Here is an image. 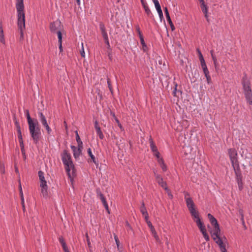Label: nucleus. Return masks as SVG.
<instances>
[{
	"instance_id": "f257e3e1",
	"label": "nucleus",
	"mask_w": 252,
	"mask_h": 252,
	"mask_svg": "<svg viewBox=\"0 0 252 252\" xmlns=\"http://www.w3.org/2000/svg\"><path fill=\"white\" fill-rule=\"evenodd\" d=\"M26 117L29 125L30 134L34 143L37 144L39 140L41 135L40 128L36 119H32L30 116L29 111H26Z\"/></svg>"
},
{
	"instance_id": "f03ea898",
	"label": "nucleus",
	"mask_w": 252,
	"mask_h": 252,
	"mask_svg": "<svg viewBox=\"0 0 252 252\" xmlns=\"http://www.w3.org/2000/svg\"><path fill=\"white\" fill-rule=\"evenodd\" d=\"M16 8L17 13V24L20 31L21 36H23V31L25 28V15L24 12V0H16Z\"/></svg>"
},
{
	"instance_id": "7ed1b4c3",
	"label": "nucleus",
	"mask_w": 252,
	"mask_h": 252,
	"mask_svg": "<svg viewBox=\"0 0 252 252\" xmlns=\"http://www.w3.org/2000/svg\"><path fill=\"white\" fill-rule=\"evenodd\" d=\"M61 158L65 171L69 177H70V171L72 170L73 172L74 169L71 155L66 150H64L61 155Z\"/></svg>"
},
{
	"instance_id": "20e7f679",
	"label": "nucleus",
	"mask_w": 252,
	"mask_h": 252,
	"mask_svg": "<svg viewBox=\"0 0 252 252\" xmlns=\"http://www.w3.org/2000/svg\"><path fill=\"white\" fill-rule=\"evenodd\" d=\"M242 84L243 87L244 93L247 102L252 104V92L250 86V82L246 77L242 79Z\"/></svg>"
},
{
	"instance_id": "39448f33",
	"label": "nucleus",
	"mask_w": 252,
	"mask_h": 252,
	"mask_svg": "<svg viewBox=\"0 0 252 252\" xmlns=\"http://www.w3.org/2000/svg\"><path fill=\"white\" fill-rule=\"evenodd\" d=\"M221 231L212 233L211 237L215 243L219 246L220 251L226 249V244L227 243V240L224 236H221Z\"/></svg>"
},
{
	"instance_id": "423d86ee",
	"label": "nucleus",
	"mask_w": 252,
	"mask_h": 252,
	"mask_svg": "<svg viewBox=\"0 0 252 252\" xmlns=\"http://www.w3.org/2000/svg\"><path fill=\"white\" fill-rule=\"evenodd\" d=\"M228 154L234 171L240 169L237 151L234 148H230L228 150Z\"/></svg>"
},
{
	"instance_id": "0eeeda50",
	"label": "nucleus",
	"mask_w": 252,
	"mask_h": 252,
	"mask_svg": "<svg viewBox=\"0 0 252 252\" xmlns=\"http://www.w3.org/2000/svg\"><path fill=\"white\" fill-rule=\"evenodd\" d=\"M208 218L212 224L213 226V229L211 232V234L212 233H215L216 232H219L220 231V225L217 221L216 219L211 214H208L207 215Z\"/></svg>"
},
{
	"instance_id": "6e6552de",
	"label": "nucleus",
	"mask_w": 252,
	"mask_h": 252,
	"mask_svg": "<svg viewBox=\"0 0 252 252\" xmlns=\"http://www.w3.org/2000/svg\"><path fill=\"white\" fill-rule=\"evenodd\" d=\"M154 175L156 181L159 186L163 188L166 191H169V189L167 187L166 183L164 182L162 177L157 173V171H154Z\"/></svg>"
},
{
	"instance_id": "1a4fd4ad",
	"label": "nucleus",
	"mask_w": 252,
	"mask_h": 252,
	"mask_svg": "<svg viewBox=\"0 0 252 252\" xmlns=\"http://www.w3.org/2000/svg\"><path fill=\"white\" fill-rule=\"evenodd\" d=\"M236 175V179L237 182L239 189L242 190L243 189V183L242 182V175L241 170H237L234 171Z\"/></svg>"
},
{
	"instance_id": "9d476101",
	"label": "nucleus",
	"mask_w": 252,
	"mask_h": 252,
	"mask_svg": "<svg viewBox=\"0 0 252 252\" xmlns=\"http://www.w3.org/2000/svg\"><path fill=\"white\" fill-rule=\"evenodd\" d=\"M70 148L73 151V156L75 159L77 160L79 159V157L82 153V147H78L77 148L75 146H71Z\"/></svg>"
},
{
	"instance_id": "9b49d317",
	"label": "nucleus",
	"mask_w": 252,
	"mask_h": 252,
	"mask_svg": "<svg viewBox=\"0 0 252 252\" xmlns=\"http://www.w3.org/2000/svg\"><path fill=\"white\" fill-rule=\"evenodd\" d=\"M200 3V7L202 10V11L204 14V16L206 19V20L209 22L210 20L209 19V16L208 15V7L205 4V2L204 0H198Z\"/></svg>"
},
{
	"instance_id": "f8f14e48",
	"label": "nucleus",
	"mask_w": 252,
	"mask_h": 252,
	"mask_svg": "<svg viewBox=\"0 0 252 252\" xmlns=\"http://www.w3.org/2000/svg\"><path fill=\"white\" fill-rule=\"evenodd\" d=\"M60 26L61 23L58 21H56L51 23L50 28L51 32L54 33L57 32V31H60Z\"/></svg>"
},
{
	"instance_id": "ddd939ff",
	"label": "nucleus",
	"mask_w": 252,
	"mask_h": 252,
	"mask_svg": "<svg viewBox=\"0 0 252 252\" xmlns=\"http://www.w3.org/2000/svg\"><path fill=\"white\" fill-rule=\"evenodd\" d=\"M189 211L192 219L196 223H197L198 220H201L199 217V213L195 209L190 210Z\"/></svg>"
},
{
	"instance_id": "4468645a",
	"label": "nucleus",
	"mask_w": 252,
	"mask_h": 252,
	"mask_svg": "<svg viewBox=\"0 0 252 252\" xmlns=\"http://www.w3.org/2000/svg\"><path fill=\"white\" fill-rule=\"evenodd\" d=\"M239 152L241 157L243 158H250V157L248 156V150L245 147H241Z\"/></svg>"
},
{
	"instance_id": "2eb2a0df",
	"label": "nucleus",
	"mask_w": 252,
	"mask_h": 252,
	"mask_svg": "<svg viewBox=\"0 0 252 252\" xmlns=\"http://www.w3.org/2000/svg\"><path fill=\"white\" fill-rule=\"evenodd\" d=\"M38 175L40 181V186L46 185L47 182L45 179L43 172L39 171L38 172Z\"/></svg>"
},
{
	"instance_id": "dca6fc26",
	"label": "nucleus",
	"mask_w": 252,
	"mask_h": 252,
	"mask_svg": "<svg viewBox=\"0 0 252 252\" xmlns=\"http://www.w3.org/2000/svg\"><path fill=\"white\" fill-rule=\"evenodd\" d=\"M187 206L189 211L195 209V204L192 198H188L186 201Z\"/></svg>"
},
{
	"instance_id": "f3484780",
	"label": "nucleus",
	"mask_w": 252,
	"mask_h": 252,
	"mask_svg": "<svg viewBox=\"0 0 252 252\" xmlns=\"http://www.w3.org/2000/svg\"><path fill=\"white\" fill-rule=\"evenodd\" d=\"M38 119L42 126L47 124V121L45 116L44 115L43 113L41 111L38 112Z\"/></svg>"
},
{
	"instance_id": "a211bd4d",
	"label": "nucleus",
	"mask_w": 252,
	"mask_h": 252,
	"mask_svg": "<svg viewBox=\"0 0 252 252\" xmlns=\"http://www.w3.org/2000/svg\"><path fill=\"white\" fill-rule=\"evenodd\" d=\"M0 42L3 45L5 44V40L3 34L2 24L1 22H0Z\"/></svg>"
},
{
	"instance_id": "6ab92c4d",
	"label": "nucleus",
	"mask_w": 252,
	"mask_h": 252,
	"mask_svg": "<svg viewBox=\"0 0 252 252\" xmlns=\"http://www.w3.org/2000/svg\"><path fill=\"white\" fill-rule=\"evenodd\" d=\"M149 143L151 150L153 153L158 151L157 147L155 144L153 140L151 137H150L149 139Z\"/></svg>"
},
{
	"instance_id": "aec40b11",
	"label": "nucleus",
	"mask_w": 252,
	"mask_h": 252,
	"mask_svg": "<svg viewBox=\"0 0 252 252\" xmlns=\"http://www.w3.org/2000/svg\"><path fill=\"white\" fill-rule=\"evenodd\" d=\"M41 188V193L44 197H47L48 196V186H40Z\"/></svg>"
},
{
	"instance_id": "412c9836",
	"label": "nucleus",
	"mask_w": 252,
	"mask_h": 252,
	"mask_svg": "<svg viewBox=\"0 0 252 252\" xmlns=\"http://www.w3.org/2000/svg\"><path fill=\"white\" fill-rule=\"evenodd\" d=\"M196 223L202 234L206 232V227L204 225L203 223L201 220H198L197 223Z\"/></svg>"
},
{
	"instance_id": "4be33fe9",
	"label": "nucleus",
	"mask_w": 252,
	"mask_h": 252,
	"mask_svg": "<svg viewBox=\"0 0 252 252\" xmlns=\"http://www.w3.org/2000/svg\"><path fill=\"white\" fill-rule=\"evenodd\" d=\"M87 153L88 154V155H89V156L90 157L91 159L92 160L93 162L96 165H98V161H97L95 159V158L94 157V156L92 152V150H91V148H89L87 150Z\"/></svg>"
},
{
	"instance_id": "5701e85b",
	"label": "nucleus",
	"mask_w": 252,
	"mask_h": 252,
	"mask_svg": "<svg viewBox=\"0 0 252 252\" xmlns=\"http://www.w3.org/2000/svg\"><path fill=\"white\" fill-rule=\"evenodd\" d=\"M145 13H146L147 15L150 18H154V15L153 13H152L150 9L149 8L148 5H146L143 7Z\"/></svg>"
},
{
	"instance_id": "b1692460",
	"label": "nucleus",
	"mask_w": 252,
	"mask_h": 252,
	"mask_svg": "<svg viewBox=\"0 0 252 252\" xmlns=\"http://www.w3.org/2000/svg\"><path fill=\"white\" fill-rule=\"evenodd\" d=\"M76 134V140L78 143V147H83V142L81 140V139L80 138V136L78 134V131H75Z\"/></svg>"
},
{
	"instance_id": "393cba45",
	"label": "nucleus",
	"mask_w": 252,
	"mask_h": 252,
	"mask_svg": "<svg viewBox=\"0 0 252 252\" xmlns=\"http://www.w3.org/2000/svg\"><path fill=\"white\" fill-rule=\"evenodd\" d=\"M140 210L143 215H147L148 212L147 211V209L145 206V204H144V202L142 203V206L140 207Z\"/></svg>"
},
{
	"instance_id": "a878e982",
	"label": "nucleus",
	"mask_w": 252,
	"mask_h": 252,
	"mask_svg": "<svg viewBox=\"0 0 252 252\" xmlns=\"http://www.w3.org/2000/svg\"><path fill=\"white\" fill-rule=\"evenodd\" d=\"M140 43L142 46V49L144 52H145L147 49V46L145 42L144 37H142L140 38Z\"/></svg>"
},
{
	"instance_id": "bb28decb",
	"label": "nucleus",
	"mask_w": 252,
	"mask_h": 252,
	"mask_svg": "<svg viewBox=\"0 0 252 252\" xmlns=\"http://www.w3.org/2000/svg\"><path fill=\"white\" fill-rule=\"evenodd\" d=\"M97 194L99 196L100 199L103 205L104 204H106V203L107 202H106V200L104 195H103V194L101 193V192L100 191H97Z\"/></svg>"
},
{
	"instance_id": "cd10ccee",
	"label": "nucleus",
	"mask_w": 252,
	"mask_h": 252,
	"mask_svg": "<svg viewBox=\"0 0 252 252\" xmlns=\"http://www.w3.org/2000/svg\"><path fill=\"white\" fill-rule=\"evenodd\" d=\"M96 132L100 139H103L104 138V135L101 131V129L97 128V130H96Z\"/></svg>"
},
{
	"instance_id": "c85d7f7f",
	"label": "nucleus",
	"mask_w": 252,
	"mask_h": 252,
	"mask_svg": "<svg viewBox=\"0 0 252 252\" xmlns=\"http://www.w3.org/2000/svg\"><path fill=\"white\" fill-rule=\"evenodd\" d=\"M99 27L101 33L106 32L105 27L103 23H100Z\"/></svg>"
},
{
	"instance_id": "c756f323",
	"label": "nucleus",
	"mask_w": 252,
	"mask_h": 252,
	"mask_svg": "<svg viewBox=\"0 0 252 252\" xmlns=\"http://www.w3.org/2000/svg\"><path fill=\"white\" fill-rule=\"evenodd\" d=\"M164 11H165V16H166V18L167 21H170L171 19L170 18V15H169V12L168 11V9H167V8L166 7H165L164 8Z\"/></svg>"
},
{
	"instance_id": "7c9ffc66",
	"label": "nucleus",
	"mask_w": 252,
	"mask_h": 252,
	"mask_svg": "<svg viewBox=\"0 0 252 252\" xmlns=\"http://www.w3.org/2000/svg\"><path fill=\"white\" fill-rule=\"evenodd\" d=\"M58 38V42H62V33L61 31H57L56 32Z\"/></svg>"
},
{
	"instance_id": "2f4dec72",
	"label": "nucleus",
	"mask_w": 252,
	"mask_h": 252,
	"mask_svg": "<svg viewBox=\"0 0 252 252\" xmlns=\"http://www.w3.org/2000/svg\"><path fill=\"white\" fill-rule=\"evenodd\" d=\"M43 126L45 128L46 130H47V133L48 134H50L52 132V129L49 126L48 124L47 123V124L43 125Z\"/></svg>"
},
{
	"instance_id": "473e14b6",
	"label": "nucleus",
	"mask_w": 252,
	"mask_h": 252,
	"mask_svg": "<svg viewBox=\"0 0 252 252\" xmlns=\"http://www.w3.org/2000/svg\"><path fill=\"white\" fill-rule=\"evenodd\" d=\"M43 126L45 128L46 130H47V133L48 134H50L52 132V129L49 126L48 124L47 123V124L43 125Z\"/></svg>"
},
{
	"instance_id": "72a5a7b5",
	"label": "nucleus",
	"mask_w": 252,
	"mask_h": 252,
	"mask_svg": "<svg viewBox=\"0 0 252 252\" xmlns=\"http://www.w3.org/2000/svg\"><path fill=\"white\" fill-rule=\"evenodd\" d=\"M136 30L137 32V33L138 34L139 38L143 37L142 33V32H141L140 31V27L138 26H137L136 27Z\"/></svg>"
},
{
	"instance_id": "f704fd0d",
	"label": "nucleus",
	"mask_w": 252,
	"mask_h": 252,
	"mask_svg": "<svg viewBox=\"0 0 252 252\" xmlns=\"http://www.w3.org/2000/svg\"><path fill=\"white\" fill-rule=\"evenodd\" d=\"M18 139H19V142L20 143V146L22 148H24V145H23V139H22V134H18Z\"/></svg>"
},
{
	"instance_id": "c9c22d12",
	"label": "nucleus",
	"mask_w": 252,
	"mask_h": 252,
	"mask_svg": "<svg viewBox=\"0 0 252 252\" xmlns=\"http://www.w3.org/2000/svg\"><path fill=\"white\" fill-rule=\"evenodd\" d=\"M114 239L118 250H120V242L117 235H114Z\"/></svg>"
},
{
	"instance_id": "e433bc0d",
	"label": "nucleus",
	"mask_w": 252,
	"mask_h": 252,
	"mask_svg": "<svg viewBox=\"0 0 252 252\" xmlns=\"http://www.w3.org/2000/svg\"><path fill=\"white\" fill-rule=\"evenodd\" d=\"M152 0L155 4V6L156 8L161 7L158 0Z\"/></svg>"
},
{
	"instance_id": "4c0bfd02",
	"label": "nucleus",
	"mask_w": 252,
	"mask_h": 252,
	"mask_svg": "<svg viewBox=\"0 0 252 252\" xmlns=\"http://www.w3.org/2000/svg\"><path fill=\"white\" fill-rule=\"evenodd\" d=\"M152 235L153 236V237H154V238L157 242L160 241L159 238L158 236V235L157 232L154 233L153 234H152Z\"/></svg>"
},
{
	"instance_id": "58836bf2",
	"label": "nucleus",
	"mask_w": 252,
	"mask_h": 252,
	"mask_svg": "<svg viewBox=\"0 0 252 252\" xmlns=\"http://www.w3.org/2000/svg\"><path fill=\"white\" fill-rule=\"evenodd\" d=\"M205 240L206 241H208L210 240V237L209 236H208V235L207 234V232H205V233H203L202 234Z\"/></svg>"
},
{
	"instance_id": "ea45409f",
	"label": "nucleus",
	"mask_w": 252,
	"mask_h": 252,
	"mask_svg": "<svg viewBox=\"0 0 252 252\" xmlns=\"http://www.w3.org/2000/svg\"><path fill=\"white\" fill-rule=\"evenodd\" d=\"M205 240L206 241H208L210 240V237L209 236H208V235L207 234V232H205V233H203L202 234Z\"/></svg>"
},
{
	"instance_id": "a19ab883",
	"label": "nucleus",
	"mask_w": 252,
	"mask_h": 252,
	"mask_svg": "<svg viewBox=\"0 0 252 252\" xmlns=\"http://www.w3.org/2000/svg\"><path fill=\"white\" fill-rule=\"evenodd\" d=\"M80 54L81 55V56L82 57H85V51H84V47H83V44L82 43V49L80 51Z\"/></svg>"
},
{
	"instance_id": "79ce46f5",
	"label": "nucleus",
	"mask_w": 252,
	"mask_h": 252,
	"mask_svg": "<svg viewBox=\"0 0 252 252\" xmlns=\"http://www.w3.org/2000/svg\"><path fill=\"white\" fill-rule=\"evenodd\" d=\"M157 160H158V163L159 164L160 166L161 165H162L164 163H165L162 158H160L159 159H158Z\"/></svg>"
},
{
	"instance_id": "37998d69",
	"label": "nucleus",
	"mask_w": 252,
	"mask_h": 252,
	"mask_svg": "<svg viewBox=\"0 0 252 252\" xmlns=\"http://www.w3.org/2000/svg\"><path fill=\"white\" fill-rule=\"evenodd\" d=\"M210 53H211V57H212V60L213 61V62H215V61L217 60V59L216 56L214 55L213 50L211 51Z\"/></svg>"
},
{
	"instance_id": "c03bdc74",
	"label": "nucleus",
	"mask_w": 252,
	"mask_h": 252,
	"mask_svg": "<svg viewBox=\"0 0 252 252\" xmlns=\"http://www.w3.org/2000/svg\"><path fill=\"white\" fill-rule=\"evenodd\" d=\"M16 126H17V128L18 134H22L19 125L18 124L17 122L16 123Z\"/></svg>"
},
{
	"instance_id": "a18cd8bd",
	"label": "nucleus",
	"mask_w": 252,
	"mask_h": 252,
	"mask_svg": "<svg viewBox=\"0 0 252 252\" xmlns=\"http://www.w3.org/2000/svg\"><path fill=\"white\" fill-rule=\"evenodd\" d=\"M160 166L161 168L163 171H164V172L166 171L167 169V166L166 165V164L165 163H164L162 165H161Z\"/></svg>"
},
{
	"instance_id": "49530a36",
	"label": "nucleus",
	"mask_w": 252,
	"mask_h": 252,
	"mask_svg": "<svg viewBox=\"0 0 252 252\" xmlns=\"http://www.w3.org/2000/svg\"><path fill=\"white\" fill-rule=\"evenodd\" d=\"M184 196L185 201H186L188 198H191L189 197V194L188 192H184Z\"/></svg>"
},
{
	"instance_id": "de8ad7c7",
	"label": "nucleus",
	"mask_w": 252,
	"mask_h": 252,
	"mask_svg": "<svg viewBox=\"0 0 252 252\" xmlns=\"http://www.w3.org/2000/svg\"><path fill=\"white\" fill-rule=\"evenodd\" d=\"M153 154L157 158V159L161 158L160 157V153H159L158 151L156 153H153Z\"/></svg>"
},
{
	"instance_id": "09e8293b",
	"label": "nucleus",
	"mask_w": 252,
	"mask_h": 252,
	"mask_svg": "<svg viewBox=\"0 0 252 252\" xmlns=\"http://www.w3.org/2000/svg\"><path fill=\"white\" fill-rule=\"evenodd\" d=\"M59 241L62 246L66 245L65 242H64L63 238H60Z\"/></svg>"
},
{
	"instance_id": "8fccbe9b",
	"label": "nucleus",
	"mask_w": 252,
	"mask_h": 252,
	"mask_svg": "<svg viewBox=\"0 0 252 252\" xmlns=\"http://www.w3.org/2000/svg\"><path fill=\"white\" fill-rule=\"evenodd\" d=\"M206 78V81L208 83V84H210L211 83V76L209 75L207 77H205Z\"/></svg>"
},
{
	"instance_id": "3c124183",
	"label": "nucleus",
	"mask_w": 252,
	"mask_h": 252,
	"mask_svg": "<svg viewBox=\"0 0 252 252\" xmlns=\"http://www.w3.org/2000/svg\"><path fill=\"white\" fill-rule=\"evenodd\" d=\"M103 39L104 40L105 43L107 45L108 47L109 48L110 47V43H109V42L108 38H105V39Z\"/></svg>"
},
{
	"instance_id": "603ef678",
	"label": "nucleus",
	"mask_w": 252,
	"mask_h": 252,
	"mask_svg": "<svg viewBox=\"0 0 252 252\" xmlns=\"http://www.w3.org/2000/svg\"><path fill=\"white\" fill-rule=\"evenodd\" d=\"M21 204L22 205L23 209L24 211L25 210V204H24V198H21Z\"/></svg>"
},
{
	"instance_id": "864d4df0",
	"label": "nucleus",
	"mask_w": 252,
	"mask_h": 252,
	"mask_svg": "<svg viewBox=\"0 0 252 252\" xmlns=\"http://www.w3.org/2000/svg\"><path fill=\"white\" fill-rule=\"evenodd\" d=\"M203 73L205 77H207L210 75V72L208 69L203 71Z\"/></svg>"
},
{
	"instance_id": "5fc2aeb1",
	"label": "nucleus",
	"mask_w": 252,
	"mask_h": 252,
	"mask_svg": "<svg viewBox=\"0 0 252 252\" xmlns=\"http://www.w3.org/2000/svg\"><path fill=\"white\" fill-rule=\"evenodd\" d=\"M103 39L108 38V36L106 32L101 33Z\"/></svg>"
},
{
	"instance_id": "6e6d98bb",
	"label": "nucleus",
	"mask_w": 252,
	"mask_h": 252,
	"mask_svg": "<svg viewBox=\"0 0 252 252\" xmlns=\"http://www.w3.org/2000/svg\"><path fill=\"white\" fill-rule=\"evenodd\" d=\"M0 171L3 174L5 172L4 167L1 164L0 165Z\"/></svg>"
},
{
	"instance_id": "4d7b16f0",
	"label": "nucleus",
	"mask_w": 252,
	"mask_h": 252,
	"mask_svg": "<svg viewBox=\"0 0 252 252\" xmlns=\"http://www.w3.org/2000/svg\"><path fill=\"white\" fill-rule=\"evenodd\" d=\"M126 225L127 227V230H132V227H131L128 221H126Z\"/></svg>"
},
{
	"instance_id": "13d9d810",
	"label": "nucleus",
	"mask_w": 252,
	"mask_h": 252,
	"mask_svg": "<svg viewBox=\"0 0 252 252\" xmlns=\"http://www.w3.org/2000/svg\"><path fill=\"white\" fill-rule=\"evenodd\" d=\"M140 1L143 7L148 5L147 3L145 0H140Z\"/></svg>"
},
{
	"instance_id": "bf43d9fd",
	"label": "nucleus",
	"mask_w": 252,
	"mask_h": 252,
	"mask_svg": "<svg viewBox=\"0 0 252 252\" xmlns=\"http://www.w3.org/2000/svg\"><path fill=\"white\" fill-rule=\"evenodd\" d=\"M94 127H95L96 130H97V128L100 129V127L98 126V123L97 122V121H95V122Z\"/></svg>"
},
{
	"instance_id": "052dcab7",
	"label": "nucleus",
	"mask_w": 252,
	"mask_h": 252,
	"mask_svg": "<svg viewBox=\"0 0 252 252\" xmlns=\"http://www.w3.org/2000/svg\"><path fill=\"white\" fill-rule=\"evenodd\" d=\"M62 247L63 248V251H64V252H69L66 245L62 246Z\"/></svg>"
},
{
	"instance_id": "680f3d73",
	"label": "nucleus",
	"mask_w": 252,
	"mask_h": 252,
	"mask_svg": "<svg viewBox=\"0 0 252 252\" xmlns=\"http://www.w3.org/2000/svg\"><path fill=\"white\" fill-rule=\"evenodd\" d=\"M103 205H104V207L105 208V209L107 211L108 213H110L107 203L106 202V204H104Z\"/></svg>"
},
{
	"instance_id": "e2e57ef3",
	"label": "nucleus",
	"mask_w": 252,
	"mask_h": 252,
	"mask_svg": "<svg viewBox=\"0 0 252 252\" xmlns=\"http://www.w3.org/2000/svg\"><path fill=\"white\" fill-rule=\"evenodd\" d=\"M107 84H108V86L109 90L111 91L112 88H111L110 81L109 79H107Z\"/></svg>"
},
{
	"instance_id": "0e129e2a",
	"label": "nucleus",
	"mask_w": 252,
	"mask_h": 252,
	"mask_svg": "<svg viewBox=\"0 0 252 252\" xmlns=\"http://www.w3.org/2000/svg\"><path fill=\"white\" fill-rule=\"evenodd\" d=\"M150 231H151L152 234H153L154 233L156 232V231L154 226H153L151 228H150Z\"/></svg>"
},
{
	"instance_id": "69168bd1",
	"label": "nucleus",
	"mask_w": 252,
	"mask_h": 252,
	"mask_svg": "<svg viewBox=\"0 0 252 252\" xmlns=\"http://www.w3.org/2000/svg\"><path fill=\"white\" fill-rule=\"evenodd\" d=\"M59 49L60 52L63 51L62 42H59Z\"/></svg>"
},
{
	"instance_id": "338daca9",
	"label": "nucleus",
	"mask_w": 252,
	"mask_h": 252,
	"mask_svg": "<svg viewBox=\"0 0 252 252\" xmlns=\"http://www.w3.org/2000/svg\"><path fill=\"white\" fill-rule=\"evenodd\" d=\"M147 223L149 228H151L153 226V225H152V224L150 221H147Z\"/></svg>"
},
{
	"instance_id": "774afa93",
	"label": "nucleus",
	"mask_w": 252,
	"mask_h": 252,
	"mask_svg": "<svg viewBox=\"0 0 252 252\" xmlns=\"http://www.w3.org/2000/svg\"><path fill=\"white\" fill-rule=\"evenodd\" d=\"M201 67H202V69L203 70V71L205 70H207L208 69V68H207V66L206 64L204 65H202Z\"/></svg>"
}]
</instances>
